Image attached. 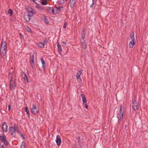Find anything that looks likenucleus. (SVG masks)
<instances>
[{
    "label": "nucleus",
    "instance_id": "1",
    "mask_svg": "<svg viewBox=\"0 0 148 148\" xmlns=\"http://www.w3.org/2000/svg\"><path fill=\"white\" fill-rule=\"evenodd\" d=\"M136 97L134 95L132 101V107L135 111H136L138 109V102L136 100Z\"/></svg>",
    "mask_w": 148,
    "mask_h": 148
},
{
    "label": "nucleus",
    "instance_id": "2",
    "mask_svg": "<svg viewBox=\"0 0 148 148\" xmlns=\"http://www.w3.org/2000/svg\"><path fill=\"white\" fill-rule=\"evenodd\" d=\"M9 132L10 134L12 136L15 137L16 136V129L15 126H11L9 127Z\"/></svg>",
    "mask_w": 148,
    "mask_h": 148
},
{
    "label": "nucleus",
    "instance_id": "3",
    "mask_svg": "<svg viewBox=\"0 0 148 148\" xmlns=\"http://www.w3.org/2000/svg\"><path fill=\"white\" fill-rule=\"evenodd\" d=\"M124 108L122 106H121L120 107V110L119 114V117H118L119 119V122L121 121L123 118Z\"/></svg>",
    "mask_w": 148,
    "mask_h": 148
},
{
    "label": "nucleus",
    "instance_id": "4",
    "mask_svg": "<svg viewBox=\"0 0 148 148\" xmlns=\"http://www.w3.org/2000/svg\"><path fill=\"white\" fill-rule=\"evenodd\" d=\"M38 110L37 109L36 106L33 104L31 108V112L34 114L36 115L38 113Z\"/></svg>",
    "mask_w": 148,
    "mask_h": 148
},
{
    "label": "nucleus",
    "instance_id": "5",
    "mask_svg": "<svg viewBox=\"0 0 148 148\" xmlns=\"http://www.w3.org/2000/svg\"><path fill=\"white\" fill-rule=\"evenodd\" d=\"M82 70H79V72L77 73L76 75V79L78 81V82L80 83L82 82V80L80 78L82 72Z\"/></svg>",
    "mask_w": 148,
    "mask_h": 148
},
{
    "label": "nucleus",
    "instance_id": "6",
    "mask_svg": "<svg viewBox=\"0 0 148 148\" xmlns=\"http://www.w3.org/2000/svg\"><path fill=\"white\" fill-rule=\"evenodd\" d=\"M29 60L31 65V66L33 67V65L34 64V54L33 53L30 54Z\"/></svg>",
    "mask_w": 148,
    "mask_h": 148
},
{
    "label": "nucleus",
    "instance_id": "7",
    "mask_svg": "<svg viewBox=\"0 0 148 148\" xmlns=\"http://www.w3.org/2000/svg\"><path fill=\"white\" fill-rule=\"evenodd\" d=\"M27 11L28 12V15L30 16H32L34 15V13L33 11L34 10L32 8H28L27 9Z\"/></svg>",
    "mask_w": 148,
    "mask_h": 148
},
{
    "label": "nucleus",
    "instance_id": "8",
    "mask_svg": "<svg viewBox=\"0 0 148 148\" xmlns=\"http://www.w3.org/2000/svg\"><path fill=\"white\" fill-rule=\"evenodd\" d=\"M8 125L5 122L2 125V129L3 131L6 132H8Z\"/></svg>",
    "mask_w": 148,
    "mask_h": 148
},
{
    "label": "nucleus",
    "instance_id": "9",
    "mask_svg": "<svg viewBox=\"0 0 148 148\" xmlns=\"http://www.w3.org/2000/svg\"><path fill=\"white\" fill-rule=\"evenodd\" d=\"M61 142L60 137L59 135H58L56 136V142L57 145L59 146L60 145Z\"/></svg>",
    "mask_w": 148,
    "mask_h": 148
},
{
    "label": "nucleus",
    "instance_id": "10",
    "mask_svg": "<svg viewBox=\"0 0 148 148\" xmlns=\"http://www.w3.org/2000/svg\"><path fill=\"white\" fill-rule=\"evenodd\" d=\"M10 90H14L16 87V82L14 81L13 83L10 84Z\"/></svg>",
    "mask_w": 148,
    "mask_h": 148
},
{
    "label": "nucleus",
    "instance_id": "11",
    "mask_svg": "<svg viewBox=\"0 0 148 148\" xmlns=\"http://www.w3.org/2000/svg\"><path fill=\"white\" fill-rule=\"evenodd\" d=\"M0 139L1 140V141L3 142L4 144L6 145H8V142L6 140L5 137L4 135L3 136H0Z\"/></svg>",
    "mask_w": 148,
    "mask_h": 148
},
{
    "label": "nucleus",
    "instance_id": "12",
    "mask_svg": "<svg viewBox=\"0 0 148 148\" xmlns=\"http://www.w3.org/2000/svg\"><path fill=\"white\" fill-rule=\"evenodd\" d=\"M7 49V44L5 42H2L0 49Z\"/></svg>",
    "mask_w": 148,
    "mask_h": 148
},
{
    "label": "nucleus",
    "instance_id": "13",
    "mask_svg": "<svg viewBox=\"0 0 148 148\" xmlns=\"http://www.w3.org/2000/svg\"><path fill=\"white\" fill-rule=\"evenodd\" d=\"M21 75L23 77V78L25 82L27 83L29 82L28 78L26 74L23 71L21 72Z\"/></svg>",
    "mask_w": 148,
    "mask_h": 148
},
{
    "label": "nucleus",
    "instance_id": "14",
    "mask_svg": "<svg viewBox=\"0 0 148 148\" xmlns=\"http://www.w3.org/2000/svg\"><path fill=\"white\" fill-rule=\"evenodd\" d=\"M86 30L84 27L82 28V31L81 33V38L84 39L86 35Z\"/></svg>",
    "mask_w": 148,
    "mask_h": 148
},
{
    "label": "nucleus",
    "instance_id": "15",
    "mask_svg": "<svg viewBox=\"0 0 148 148\" xmlns=\"http://www.w3.org/2000/svg\"><path fill=\"white\" fill-rule=\"evenodd\" d=\"M1 55L2 58L6 55V49H0Z\"/></svg>",
    "mask_w": 148,
    "mask_h": 148
},
{
    "label": "nucleus",
    "instance_id": "16",
    "mask_svg": "<svg viewBox=\"0 0 148 148\" xmlns=\"http://www.w3.org/2000/svg\"><path fill=\"white\" fill-rule=\"evenodd\" d=\"M57 44V46L58 47V50L59 52V53L60 54H61V52L62 51V48L61 47V45L59 44V43L58 41H57L56 42Z\"/></svg>",
    "mask_w": 148,
    "mask_h": 148
},
{
    "label": "nucleus",
    "instance_id": "17",
    "mask_svg": "<svg viewBox=\"0 0 148 148\" xmlns=\"http://www.w3.org/2000/svg\"><path fill=\"white\" fill-rule=\"evenodd\" d=\"M136 44L135 40H131L129 43V47L130 48L133 47V46Z\"/></svg>",
    "mask_w": 148,
    "mask_h": 148
},
{
    "label": "nucleus",
    "instance_id": "18",
    "mask_svg": "<svg viewBox=\"0 0 148 148\" xmlns=\"http://www.w3.org/2000/svg\"><path fill=\"white\" fill-rule=\"evenodd\" d=\"M24 18L25 20V21L27 22H29L30 19V16H29L28 14H25L24 15Z\"/></svg>",
    "mask_w": 148,
    "mask_h": 148
},
{
    "label": "nucleus",
    "instance_id": "19",
    "mask_svg": "<svg viewBox=\"0 0 148 148\" xmlns=\"http://www.w3.org/2000/svg\"><path fill=\"white\" fill-rule=\"evenodd\" d=\"M81 96L82 98V101L83 104H85V103H87V100L85 95L83 94H81Z\"/></svg>",
    "mask_w": 148,
    "mask_h": 148
},
{
    "label": "nucleus",
    "instance_id": "20",
    "mask_svg": "<svg viewBox=\"0 0 148 148\" xmlns=\"http://www.w3.org/2000/svg\"><path fill=\"white\" fill-rule=\"evenodd\" d=\"M75 0H70V5L71 8H73L75 3Z\"/></svg>",
    "mask_w": 148,
    "mask_h": 148
},
{
    "label": "nucleus",
    "instance_id": "21",
    "mask_svg": "<svg viewBox=\"0 0 148 148\" xmlns=\"http://www.w3.org/2000/svg\"><path fill=\"white\" fill-rule=\"evenodd\" d=\"M14 126H15L16 128V132L18 133L19 135H21V132L19 130L18 125L16 124H14Z\"/></svg>",
    "mask_w": 148,
    "mask_h": 148
},
{
    "label": "nucleus",
    "instance_id": "22",
    "mask_svg": "<svg viewBox=\"0 0 148 148\" xmlns=\"http://www.w3.org/2000/svg\"><path fill=\"white\" fill-rule=\"evenodd\" d=\"M36 45L38 47L41 48H44V46L45 45L44 43H42L40 42L37 43Z\"/></svg>",
    "mask_w": 148,
    "mask_h": 148
},
{
    "label": "nucleus",
    "instance_id": "23",
    "mask_svg": "<svg viewBox=\"0 0 148 148\" xmlns=\"http://www.w3.org/2000/svg\"><path fill=\"white\" fill-rule=\"evenodd\" d=\"M59 12L57 7H56L52 9V12L54 14H57Z\"/></svg>",
    "mask_w": 148,
    "mask_h": 148
},
{
    "label": "nucleus",
    "instance_id": "24",
    "mask_svg": "<svg viewBox=\"0 0 148 148\" xmlns=\"http://www.w3.org/2000/svg\"><path fill=\"white\" fill-rule=\"evenodd\" d=\"M25 110L29 118L30 117L29 115V112L28 110V108L27 107H26L25 108Z\"/></svg>",
    "mask_w": 148,
    "mask_h": 148
},
{
    "label": "nucleus",
    "instance_id": "25",
    "mask_svg": "<svg viewBox=\"0 0 148 148\" xmlns=\"http://www.w3.org/2000/svg\"><path fill=\"white\" fill-rule=\"evenodd\" d=\"M41 61L42 64V68L43 69L45 68V61L42 58H41Z\"/></svg>",
    "mask_w": 148,
    "mask_h": 148
},
{
    "label": "nucleus",
    "instance_id": "26",
    "mask_svg": "<svg viewBox=\"0 0 148 148\" xmlns=\"http://www.w3.org/2000/svg\"><path fill=\"white\" fill-rule=\"evenodd\" d=\"M130 37V39L132 40H135L134 37V33L133 32H132L131 34Z\"/></svg>",
    "mask_w": 148,
    "mask_h": 148
},
{
    "label": "nucleus",
    "instance_id": "27",
    "mask_svg": "<svg viewBox=\"0 0 148 148\" xmlns=\"http://www.w3.org/2000/svg\"><path fill=\"white\" fill-rule=\"evenodd\" d=\"M47 10L48 13H51L52 12V8L51 7H48L47 9Z\"/></svg>",
    "mask_w": 148,
    "mask_h": 148
},
{
    "label": "nucleus",
    "instance_id": "28",
    "mask_svg": "<svg viewBox=\"0 0 148 148\" xmlns=\"http://www.w3.org/2000/svg\"><path fill=\"white\" fill-rule=\"evenodd\" d=\"M25 143L24 141H23L21 144V148H25Z\"/></svg>",
    "mask_w": 148,
    "mask_h": 148
},
{
    "label": "nucleus",
    "instance_id": "29",
    "mask_svg": "<svg viewBox=\"0 0 148 148\" xmlns=\"http://www.w3.org/2000/svg\"><path fill=\"white\" fill-rule=\"evenodd\" d=\"M41 4L43 5H45L47 4V0H43L41 2Z\"/></svg>",
    "mask_w": 148,
    "mask_h": 148
},
{
    "label": "nucleus",
    "instance_id": "30",
    "mask_svg": "<svg viewBox=\"0 0 148 148\" xmlns=\"http://www.w3.org/2000/svg\"><path fill=\"white\" fill-rule=\"evenodd\" d=\"M12 72H10L9 74H8V79H12L13 77V75H12Z\"/></svg>",
    "mask_w": 148,
    "mask_h": 148
},
{
    "label": "nucleus",
    "instance_id": "31",
    "mask_svg": "<svg viewBox=\"0 0 148 148\" xmlns=\"http://www.w3.org/2000/svg\"><path fill=\"white\" fill-rule=\"evenodd\" d=\"M8 13L10 15V16H12V14L13 11L11 9H9L8 10Z\"/></svg>",
    "mask_w": 148,
    "mask_h": 148
},
{
    "label": "nucleus",
    "instance_id": "32",
    "mask_svg": "<svg viewBox=\"0 0 148 148\" xmlns=\"http://www.w3.org/2000/svg\"><path fill=\"white\" fill-rule=\"evenodd\" d=\"M82 45L83 49H86V42L84 43H83L82 44Z\"/></svg>",
    "mask_w": 148,
    "mask_h": 148
},
{
    "label": "nucleus",
    "instance_id": "33",
    "mask_svg": "<svg viewBox=\"0 0 148 148\" xmlns=\"http://www.w3.org/2000/svg\"><path fill=\"white\" fill-rule=\"evenodd\" d=\"M57 8L58 10L59 11V12L61 10H62L63 9V8L61 6H60L59 7H57Z\"/></svg>",
    "mask_w": 148,
    "mask_h": 148
},
{
    "label": "nucleus",
    "instance_id": "34",
    "mask_svg": "<svg viewBox=\"0 0 148 148\" xmlns=\"http://www.w3.org/2000/svg\"><path fill=\"white\" fill-rule=\"evenodd\" d=\"M44 21L46 24H48L49 23V21L48 19L46 18H45L44 19Z\"/></svg>",
    "mask_w": 148,
    "mask_h": 148
},
{
    "label": "nucleus",
    "instance_id": "35",
    "mask_svg": "<svg viewBox=\"0 0 148 148\" xmlns=\"http://www.w3.org/2000/svg\"><path fill=\"white\" fill-rule=\"evenodd\" d=\"M80 42L81 43V44H82L83 43H85L86 42L84 40V39H83L82 38L81 40H80Z\"/></svg>",
    "mask_w": 148,
    "mask_h": 148
},
{
    "label": "nucleus",
    "instance_id": "36",
    "mask_svg": "<svg viewBox=\"0 0 148 148\" xmlns=\"http://www.w3.org/2000/svg\"><path fill=\"white\" fill-rule=\"evenodd\" d=\"M95 1H94L93 2H92V4H91V5L90 6V7L91 8H92L94 6L95 4Z\"/></svg>",
    "mask_w": 148,
    "mask_h": 148
},
{
    "label": "nucleus",
    "instance_id": "37",
    "mask_svg": "<svg viewBox=\"0 0 148 148\" xmlns=\"http://www.w3.org/2000/svg\"><path fill=\"white\" fill-rule=\"evenodd\" d=\"M36 8H38V9H42V7H40V5H36L35 6Z\"/></svg>",
    "mask_w": 148,
    "mask_h": 148
},
{
    "label": "nucleus",
    "instance_id": "38",
    "mask_svg": "<svg viewBox=\"0 0 148 148\" xmlns=\"http://www.w3.org/2000/svg\"><path fill=\"white\" fill-rule=\"evenodd\" d=\"M35 4H38L39 3V1L38 0H35L34 1H33Z\"/></svg>",
    "mask_w": 148,
    "mask_h": 148
},
{
    "label": "nucleus",
    "instance_id": "39",
    "mask_svg": "<svg viewBox=\"0 0 148 148\" xmlns=\"http://www.w3.org/2000/svg\"><path fill=\"white\" fill-rule=\"evenodd\" d=\"M59 2H60L61 3H64V0H59Z\"/></svg>",
    "mask_w": 148,
    "mask_h": 148
},
{
    "label": "nucleus",
    "instance_id": "40",
    "mask_svg": "<svg viewBox=\"0 0 148 148\" xmlns=\"http://www.w3.org/2000/svg\"><path fill=\"white\" fill-rule=\"evenodd\" d=\"M9 80H10L9 84L10 83H11V84L12 83V79H10Z\"/></svg>",
    "mask_w": 148,
    "mask_h": 148
},
{
    "label": "nucleus",
    "instance_id": "41",
    "mask_svg": "<svg viewBox=\"0 0 148 148\" xmlns=\"http://www.w3.org/2000/svg\"><path fill=\"white\" fill-rule=\"evenodd\" d=\"M84 105H85V108H87V109L88 108V105H87V103H85V104H84Z\"/></svg>",
    "mask_w": 148,
    "mask_h": 148
},
{
    "label": "nucleus",
    "instance_id": "42",
    "mask_svg": "<svg viewBox=\"0 0 148 148\" xmlns=\"http://www.w3.org/2000/svg\"><path fill=\"white\" fill-rule=\"evenodd\" d=\"M80 136H78V140L79 143L80 141Z\"/></svg>",
    "mask_w": 148,
    "mask_h": 148
},
{
    "label": "nucleus",
    "instance_id": "43",
    "mask_svg": "<svg viewBox=\"0 0 148 148\" xmlns=\"http://www.w3.org/2000/svg\"><path fill=\"white\" fill-rule=\"evenodd\" d=\"M21 137H22L23 139H25V138L23 135L22 134H21V135H20Z\"/></svg>",
    "mask_w": 148,
    "mask_h": 148
},
{
    "label": "nucleus",
    "instance_id": "44",
    "mask_svg": "<svg viewBox=\"0 0 148 148\" xmlns=\"http://www.w3.org/2000/svg\"><path fill=\"white\" fill-rule=\"evenodd\" d=\"M44 42H45V43H47V39H45L44 40Z\"/></svg>",
    "mask_w": 148,
    "mask_h": 148
},
{
    "label": "nucleus",
    "instance_id": "45",
    "mask_svg": "<svg viewBox=\"0 0 148 148\" xmlns=\"http://www.w3.org/2000/svg\"><path fill=\"white\" fill-rule=\"evenodd\" d=\"M62 43L63 45H66V43L65 42H64V41H62Z\"/></svg>",
    "mask_w": 148,
    "mask_h": 148
},
{
    "label": "nucleus",
    "instance_id": "46",
    "mask_svg": "<svg viewBox=\"0 0 148 148\" xmlns=\"http://www.w3.org/2000/svg\"><path fill=\"white\" fill-rule=\"evenodd\" d=\"M66 23H65L64 25V26H63V28H65V27H66Z\"/></svg>",
    "mask_w": 148,
    "mask_h": 148
},
{
    "label": "nucleus",
    "instance_id": "47",
    "mask_svg": "<svg viewBox=\"0 0 148 148\" xmlns=\"http://www.w3.org/2000/svg\"><path fill=\"white\" fill-rule=\"evenodd\" d=\"M10 105L8 106V110H10Z\"/></svg>",
    "mask_w": 148,
    "mask_h": 148
},
{
    "label": "nucleus",
    "instance_id": "48",
    "mask_svg": "<svg viewBox=\"0 0 148 148\" xmlns=\"http://www.w3.org/2000/svg\"><path fill=\"white\" fill-rule=\"evenodd\" d=\"M0 148H4L3 145H2Z\"/></svg>",
    "mask_w": 148,
    "mask_h": 148
},
{
    "label": "nucleus",
    "instance_id": "49",
    "mask_svg": "<svg viewBox=\"0 0 148 148\" xmlns=\"http://www.w3.org/2000/svg\"><path fill=\"white\" fill-rule=\"evenodd\" d=\"M20 36H21V37H23V35H22V34H21V33H20Z\"/></svg>",
    "mask_w": 148,
    "mask_h": 148
},
{
    "label": "nucleus",
    "instance_id": "50",
    "mask_svg": "<svg viewBox=\"0 0 148 148\" xmlns=\"http://www.w3.org/2000/svg\"><path fill=\"white\" fill-rule=\"evenodd\" d=\"M79 145L80 146V147H81L82 148V146H81V144H80V143H79Z\"/></svg>",
    "mask_w": 148,
    "mask_h": 148
},
{
    "label": "nucleus",
    "instance_id": "51",
    "mask_svg": "<svg viewBox=\"0 0 148 148\" xmlns=\"http://www.w3.org/2000/svg\"><path fill=\"white\" fill-rule=\"evenodd\" d=\"M28 29H29L28 30V31H29V30L31 31V29H30V28H29Z\"/></svg>",
    "mask_w": 148,
    "mask_h": 148
},
{
    "label": "nucleus",
    "instance_id": "52",
    "mask_svg": "<svg viewBox=\"0 0 148 148\" xmlns=\"http://www.w3.org/2000/svg\"><path fill=\"white\" fill-rule=\"evenodd\" d=\"M92 2H93L94 1H95V0H92Z\"/></svg>",
    "mask_w": 148,
    "mask_h": 148
},
{
    "label": "nucleus",
    "instance_id": "53",
    "mask_svg": "<svg viewBox=\"0 0 148 148\" xmlns=\"http://www.w3.org/2000/svg\"><path fill=\"white\" fill-rule=\"evenodd\" d=\"M32 0V1H34L35 0Z\"/></svg>",
    "mask_w": 148,
    "mask_h": 148
},
{
    "label": "nucleus",
    "instance_id": "54",
    "mask_svg": "<svg viewBox=\"0 0 148 148\" xmlns=\"http://www.w3.org/2000/svg\"><path fill=\"white\" fill-rule=\"evenodd\" d=\"M127 127V125H126L125 126V127Z\"/></svg>",
    "mask_w": 148,
    "mask_h": 148
}]
</instances>
